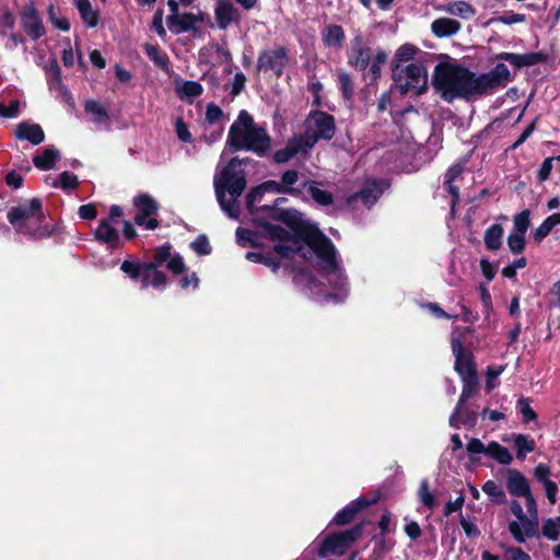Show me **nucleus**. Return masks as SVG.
I'll list each match as a JSON object with an SVG mask.
<instances>
[{
  "label": "nucleus",
  "instance_id": "nucleus-1",
  "mask_svg": "<svg viewBox=\"0 0 560 560\" xmlns=\"http://www.w3.org/2000/svg\"><path fill=\"white\" fill-rule=\"evenodd\" d=\"M262 226L266 234L272 241H279V244L275 245V250L284 258H289L295 253L302 252L303 246L301 240H303L316 254L327 276L335 278V280L329 278V282L335 287L342 290L345 289L347 282L336 259V248L332 242L318 229L308 228L298 237L279 225L264 223Z\"/></svg>",
  "mask_w": 560,
  "mask_h": 560
},
{
  "label": "nucleus",
  "instance_id": "nucleus-2",
  "mask_svg": "<svg viewBox=\"0 0 560 560\" xmlns=\"http://www.w3.org/2000/svg\"><path fill=\"white\" fill-rule=\"evenodd\" d=\"M432 86L447 103L456 98L470 101L482 96L478 74L457 63H438L433 71Z\"/></svg>",
  "mask_w": 560,
  "mask_h": 560
},
{
  "label": "nucleus",
  "instance_id": "nucleus-3",
  "mask_svg": "<svg viewBox=\"0 0 560 560\" xmlns=\"http://www.w3.org/2000/svg\"><path fill=\"white\" fill-rule=\"evenodd\" d=\"M248 161L249 159L233 158L213 178L214 192L220 208L232 219L240 217L238 198L247 185L243 165Z\"/></svg>",
  "mask_w": 560,
  "mask_h": 560
},
{
  "label": "nucleus",
  "instance_id": "nucleus-4",
  "mask_svg": "<svg viewBox=\"0 0 560 560\" xmlns=\"http://www.w3.org/2000/svg\"><path fill=\"white\" fill-rule=\"evenodd\" d=\"M226 145L232 151H252L264 156L271 148V138L266 129L257 126L247 110H241L229 130Z\"/></svg>",
  "mask_w": 560,
  "mask_h": 560
},
{
  "label": "nucleus",
  "instance_id": "nucleus-5",
  "mask_svg": "<svg viewBox=\"0 0 560 560\" xmlns=\"http://www.w3.org/2000/svg\"><path fill=\"white\" fill-rule=\"evenodd\" d=\"M226 145L232 151H252L264 156L271 148V138L266 129L257 126L247 110H241L229 130Z\"/></svg>",
  "mask_w": 560,
  "mask_h": 560
},
{
  "label": "nucleus",
  "instance_id": "nucleus-6",
  "mask_svg": "<svg viewBox=\"0 0 560 560\" xmlns=\"http://www.w3.org/2000/svg\"><path fill=\"white\" fill-rule=\"evenodd\" d=\"M7 218L19 233L32 240H42L50 235L48 225L44 223L45 214L39 198H33L27 202L12 207Z\"/></svg>",
  "mask_w": 560,
  "mask_h": 560
},
{
  "label": "nucleus",
  "instance_id": "nucleus-7",
  "mask_svg": "<svg viewBox=\"0 0 560 560\" xmlns=\"http://www.w3.org/2000/svg\"><path fill=\"white\" fill-rule=\"evenodd\" d=\"M392 78L401 94L415 92L421 95L428 90V72L422 62L393 65Z\"/></svg>",
  "mask_w": 560,
  "mask_h": 560
},
{
  "label": "nucleus",
  "instance_id": "nucleus-8",
  "mask_svg": "<svg viewBox=\"0 0 560 560\" xmlns=\"http://www.w3.org/2000/svg\"><path fill=\"white\" fill-rule=\"evenodd\" d=\"M336 132L335 118L322 110H314L304 120V132L299 137L311 150L318 140H330Z\"/></svg>",
  "mask_w": 560,
  "mask_h": 560
},
{
  "label": "nucleus",
  "instance_id": "nucleus-9",
  "mask_svg": "<svg viewBox=\"0 0 560 560\" xmlns=\"http://www.w3.org/2000/svg\"><path fill=\"white\" fill-rule=\"evenodd\" d=\"M362 533L363 526L358 524L350 529L327 536L318 549V556L320 558H326L329 555L342 556L349 546L362 536Z\"/></svg>",
  "mask_w": 560,
  "mask_h": 560
},
{
  "label": "nucleus",
  "instance_id": "nucleus-10",
  "mask_svg": "<svg viewBox=\"0 0 560 560\" xmlns=\"http://www.w3.org/2000/svg\"><path fill=\"white\" fill-rule=\"evenodd\" d=\"M288 50L284 47H276L262 50L257 59L258 71H271L276 77H281L288 65Z\"/></svg>",
  "mask_w": 560,
  "mask_h": 560
},
{
  "label": "nucleus",
  "instance_id": "nucleus-11",
  "mask_svg": "<svg viewBox=\"0 0 560 560\" xmlns=\"http://www.w3.org/2000/svg\"><path fill=\"white\" fill-rule=\"evenodd\" d=\"M21 26L32 40H38L46 35L43 19L33 2L27 3L20 11Z\"/></svg>",
  "mask_w": 560,
  "mask_h": 560
},
{
  "label": "nucleus",
  "instance_id": "nucleus-12",
  "mask_svg": "<svg viewBox=\"0 0 560 560\" xmlns=\"http://www.w3.org/2000/svg\"><path fill=\"white\" fill-rule=\"evenodd\" d=\"M137 208L135 222L138 225H144L148 230H154L159 226V222L153 215L158 212L156 201L148 194H141L133 200Z\"/></svg>",
  "mask_w": 560,
  "mask_h": 560
},
{
  "label": "nucleus",
  "instance_id": "nucleus-13",
  "mask_svg": "<svg viewBox=\"0 0 560 560\" xmlns=\"http://www.w3.org/2000/svg\"><path fill=\"white\" fill-rule=\"evenodd\" d=\"M482 95L492 92L498 88L505 86L511 81V73L504 63H498L495 67L482 74H478Z\"/></svg>",
  "mask_w": 560,
  "mask_h": 560
},
{
  "label": "nucleus",
  "instance_id": "nucleus-14",
  "mask_svg": "<svg viewBox=\"0 0 560 560\" xmlns=\"http://www.w3.org/2000/svg\"><path fill=\"white\" fill-rule=\"evenodd\" d=\"M372 59V50L363 43L361 36H355L348 51V63L358 71H364Z\"/></svg>",
  "mask_w": 560,
  "mask_h": 560
},
{
  "label": "nucleus",
  "instance_id": "nucleus-15",
  "mask_svg": "<svg viewBox=\"0 0 560 560\" xmlns=\"http://www.w3.org/2000/svg\"><path fill=\"white\" fill-rule=\"evenodd\" d=\"M214 18L220 30H226L231 24L241 22V12L232 0H218L214 8Z\"/></svg>",
  "mask_w": 560,
  "mask_h": 560
},
{
  "label": "nucleus",
  "instance_id": "nucleus-16",
  "mask_svg": "<svg viewBox=\"0 0 560 560\" xmlns=\"http://www.w3.org/2000/svg\"><path fill=\"white\" fill-rule=\"evenodd\" d=\"M14 137L18 140L28 141L33 145H38L45 141V132L42 126L26 120L15 126Z\"/></svg>",
  "mask_w": 560,
  "mask_h": 560
},
{
  "label": "nucleus",
  "instance_id": "nucleus-17",
  "mask_svg": "<svg viewBox=\"0 0 560 560\" xmlns=\"http://www.w3.org/2000/svg\"><path fill=\"white\" fill-rule=\"evenodd\" d=\"M509 530L517 542H524L526 538L536 536L538 530V521L528 516L509 524Z\"/></svg>",
  "mask_w": 560,
  "mask_h": 560
},
{
  "label": "nucleus",
  "instance_id": "nucleus-18",
  "mask_svg": "<svg viewBox=\"0 0 560 560\" xmlns=\"http://www.w3.org/2000/svg\"><path fill=\"white\" fill-rule=\"evenodd\" d=\"M47 82L51 91L57 92L66 104H70V95L62 84L61 70L56 59H51L46 69Z\"/></svg>",
  "mask_w": 560,
  "mask_h": 560
},
{
  "label": "nucleus",
  "instance_id": "nucleus-19",
  "mask_svg": "<svg viewBox=\"0 0 560 560\" xmlns=\"http://www.w3.org/2000/svg\"><path fill=\"white\" fill-rule=\"evenodd\" d=\"M498 58L509 61L511 65L515 66L516 68H522V67L535 66L537 63L546 61L547 55L541 51L527 52V54H523V55L513 54V52H501L498 55Z\"/></svg>",
  "mask_w": 560,
  "mask_h": 560
},
{
  "label": "nucleus",
  "instance_id": "nucleus-20",
  "mask_svg": "<svg viewBox=\"0 0 560 560\" xmlns=\"http://www.w3.org/2000/svg\"><path fill=\"white\" fill-rule=\"evenodd\" d=\"M464 386L460 394V397L457 401V405L453 411V413L450 417V425L452 428L458 429L459 428V413L462 412V407L465 405V402L474 396V394L477 392L478 388V378H467L463 380Z\"/></svg>",
  "mask_w": 560,
  "mask_h": 560
},
{
  "label": "nucleus",
  "instance_id": "nucleus-21",
  "mask_svg": "<svg viewBox=\"0 0 560 560\" xmlns=\"http://www.w3.org/2000/svg\"><path fill=\"white\" fill-rule=\"evenodd\" d=\"M383 194V188L381 185L375 182H368L363 185L360 191L357 194H353L348 198V203H354L358 200H361V202L370 208L372 205H374L380 196Z\"/></svg>",
  "mask_w": 560,
  "mask_h": 560
},
{
  "label": "nucleus",
  "instance_id": "nucleus-22",
  "mask_svg": "<svg viewBox=\"0 0 560 560\" xmlns=\"http://www.w3.org/2000/svg\"><path fill=\"white\" fill-rule=\"evenodd\" d=\"M506 488L513 497H524L530 492L527 479L516 469H509L506 471Z\"/></svg>",
  "mask_w": 560,
  "mask_h": 560
},
{
  "label": "nucleus",
  "instance_id": "nucleus-23",
  "mask_svg": "<svg viewBox=\"0 0 560 560\" xmlns=\"http://www.w3.org/2000/svg\"><path fill=\"white\" fill-rule=\"evenodd\" d=\"M310 150L304 145V142L299 136L291 137L287 145L278 150L273 159L277 163H285L299 153H307Z\"/></svg>",
  "mask_w": 560,
  "mask_h": 560
},
{
  "label": "nucleus",
  "instance_id": "nucleus-24",
  "mask_svg": "<svg viewBox=\"0 0 560 560\" xmlns=\"http://www.w3.org/2000/svg\"><path fill=\"white\" fill-rule=\"evenodd\" d=\"M95 238L109 247L119 246L120 237L117 229L113 228L108 220H102L94 232Z\"/></svg>",
  "mask_w": 560,
  "mask_h": 560
},
{
  "label": "nucleus",
  "instance_id": "nucleus-25",
  "mask_svg": "<svg viewBox=\"0 0 560 560\" xmlns=\"http://www.w3.org/2000/svg\"><path fill=\"white\" fill-rule=\"evenodd\" d=\"M82 22L90 28H94L100 23V11L93 8L90 0H74Z\"/></svg>",
  "mask_w": 560,
  "mask_h": 560
},
{
  "label": "nucleus",
  "instance_id": "nucleus-26",
  "mask_svg": "<svg viewBox=\"0 0 560 560\" xmlns=\"http://www.w3.org/2000/svg\"><path fill=\"white\" fill-rule=\"evenodd\" d=\"M273 189L278 192L280 191H283L282 188H280V185L276 182H266L261 185H258L254 188H252L247 195H246V208L247 210L250 212V213H255L256 211V208H255V203L257 201H259L261 199V197L264 196L265 191L267 189Z\"/></svg>",
  "mask_w": 560,
  "mask_h": 560
},
{
  "label": "nucleus",
  "instance_id": "nucleus-27",
  "mask_svg": "<svg viewBox=\"0 0 560 560\" xmlns=\"http://www.w3.org/2000/svg\"><path fill=\"white\" fill-rule=\"evenodd\" d=\"M165 276L163 272L156 269V265L154 262H147L142 265V288H147L149 285L152 287H161L165 283Z\"/></svg>",
  "mask_w": 560,
  "mask_h": 560
},
{
  "label": "nucleus",
  "instance_id": "nucleus-28",
  "mask_svg": "<svg viewBox=\"0 0 560 560\" xmlns=\"http://www.w3.org/2000/svg\"><path fill=\"white\" fill-rule=\"evenodd\" d=\"M460 30V23L448 18L436 19L431 24L432 33L438 37H446L456 34Z\"/></svg>",
  "mask_w": 560,
  "mask_h": 560
},
{
  "label": "nucleus",
  "instance_id": "nucleus-29",
  "mask_svg": "<svg viewBox=\"0 0 560 560\" xmlns=\"http://www.w3.org/2000/svg\"><path fill=\"white\" fill-rule=\"evenodd\" d=\"M60 158V153L55 148H46L40 154L33 156V164L35 167L42 171H48L55 168L57 160Z\"/></svg>",
  "mask_w": 560,
  "mask_h": 560
},
{
  "label": "nucleus",
  "instance_id": "nucleus-30",
  "mask_svg": "<svg viewBox=\"0 0 560 560\" xmlns=\"http://www.w3.org/2000/svg\"><path fill=\"white\" fill-rule=\"evenodd\" d=\"M345 38V32L340 25L329 24L323 31V42L327 47L340 48Z\"/></svg>",
  "mask_w": 560,
  "mask_h": 560
},
{
  "label": "nucleus",
  "instance_id": "nucleus-31",
  "mask_svg": "<svg viewBox=\"0 0 560 560\" xmlns=\"http://www.w3.org/2000/svg\"><path fill=\"white\" fill-rule=\"evenodd\" d=\"M203 16L194 13H180L175 21L170 24V27H174L177 34L188 32L195 28L198 22H202Z\"/></svg>",
  "mask_w": 560,
  "mask_h": 560
},
{
  "label": "nucleus",
  "instance_id": "nucleus-32",
  "mask_svg": "<svg viewBox=\"0 0 560 560\" xmlns=\"http://www.w3.org/2000/svg\"><path fill=\"white\" fill-rule=\"evenodd\" d=\"M503 228L501 224H492L485 232L483 241L487 249L498 250L502 246Z\"/></svg>",
  "mask_w": 560,
  "mask_h": 560
},
{
  "label": "nucleus",
  "instance_id": "nucleus-33",
  "mask_svg": "<svg viewBox=\"0 0 560 560\" xmlns=\"http://www.w3.org/2000/svg\"><path fill=\"white\" fill-rule=\"evenodd\" d=\"M487 455L502 465H509L513 460L509 450L494 441L487 445Z\"/></svg>",
  "mask_w": 560,
  "mask_h": 560
},
{
  "label": "nucleus",
  "instance_id": "nucleus-34",
  "mask_svg": "<svg viewBox=\"0 0 560 560\" xmlns=\"http://www.w3.org/2000/svg\"><path fill=\"white\" fill-rule=\"evenodd\" d=\"M455 370L462 376V380L477 377L476 370L469 355H463L459 352L456 354Z\"/></svg>",
  "mask_w": 560,
  "mask_h": 560
},
{
  "label": "nucleus",
  "instance_id": "nucleus-35",
  "mask_svg": "<svg viewBox=\"0 0 560 560\" xmlns=\"http://www.w3.org/2000/svg\"><path fill=\"white\" fill-rule=\"evenodd\" d=\"M319 183L310 182L305 184L307 187V191L311 197L320 206H329L334 202V197L328 190L320 189L318 187Z\"/></svg>",
  "mask_w": 560,
  "mask_h": 560
},
{
  "label": "nucleus",
  "instance_id": "nucleus-36",
  "mask_svg": "<svg viewBox=\"0 0 560 560\" xmlns=\"http://www.w3.org/2000/svg\"><path fill=\"white\" fill-rule=\"evenodd\" d=\"M419 51H420L419 48L412 44L401 45L395 51L394 59L392 61V66L393 65H405L406 62L412 61Z\"/></svg>",
  "mask_w": 560,
  "mask_h": 560
},
{
  "label": "nucleus",
  "instance_id": "nucleus-37",
  "mask_svg": "<svg viewBox=\"0 0 560 560\" xmlns=\"http://www.w3.org/2000/svg\"><path fill=\"white\" fill-rule=\"evenodd\" d=\"M144 50L150 60L167 71L168 57L158 45L145 44Z\"/></svg>",
  "mask_w": 560,
  "mask_h": 560
},
{
  "label": "nucleus",
  "instance_id": "nucleus-38",
  "mask_svg": "<svg viewBox=\"0 0 560 560\" xmlns=\"http://www.w3.org/2000/svg\"><path fill=\"white\" fill-rule=\"evenodd\" d=\"M514 446L517 451V458L523 459L526 454L535 450V441L524 434H516L514 436Z\"/></svg>",
  "mask_w": 560,
  "mask_h": 560
},
{
  "label": "nucleus",
  "instance_id": "nucleus-39",
  "mask_svg": "<svg viewBox=\"0 0 560 560\" xmlns=\"http://www.w3.org/2000/svg\"><path fill=\"white\" fill-rule=\"evenodd\" d=\"M482 491L487 495H489L493 502H495L498 504L504 503L506 501V495H505L504 490L502 489V487L500 485H498L493 480H488L487 482H485L482 486Z\"/></svg>",
  "mask_w": 560,
  "mask_h": 560
},
{
  "label": "nucleus",
  "instance_id": "nucleus-40",
  "mask_svg": "<svg viewBox=\"0 0 560 560\" xmlns=\"http://www.w3.org/2000/svg\"><path fill=\"white\" fill-rule=\"evenodd\" d=\"M371 60L372 63L369 69L368 75L370 77V80L372 82H376L381 77V66H383L387 61V54L384 50L378 49L374 58Z\"/></svg>",
  "mask_w": 560,
  "mask_h": 560
},
{
  "label": "nucleus",
  "instance_id": "nucleus-41",
  "mask_svg": "<svg viewBox=\"0 0 560 560\" xmlns=\"http://www.w3.org/2000/svg\"><path fill=\"white\" fill-rule=\"evenodd\" d=\"M446 11L451 14L459 15L465 19L475 15V9L466 1H456L450 3Z\"/></svg>",
  "mask_w": 560,
  "mask_h": 560
},
{
  "label": "nucleus",
  "instance_id": "nucleus-42",
  "mask_svg": "<svg viewBox=\"0 0 560 560\" xmlns=\"http://www.w3.org/2000/svg\"><path fill=\"white\" fill-rule=\"evenodd\" d=\"M560 534V516L548 518L542 524V535L549 540H557Z\"/></svg>",
  "mask_w": 560,
  "mask_h": 560
},
{
  "label": "nucleus",
  "instance_id": "nucleus-43",
  "mask_svg": "<svg viewBox=\"0 0 560 560\" xmlns=\"http://www.w3.org/2000/svg\"><path fill=\"white\" fill-rule=\"evenodd\" d=\"M339 88L346 100L350 101L353 96V82L351 77L346 71L338 72Z\"/></svg>",
  "mask_w": 560,
  "mask_h": 560
},
{
  "label": "nucleus",
  "instance_id": "nucleus-44",
  "mask_svg": "<svg viewBox=\"0 0 560 560\" xmlns=\"http://www.w3.org/2000/svg\"><path fill=\"white\" fill-rule=\"evenodd\" d=\"M530 212L529 210H523L518 214L514 217L513 223H514V233H520L525 235L527 232L530 221H529Z\"/></svg>",
  "mask_w": 560,
  "mask_h": 560
},
{
  "label": "nucleus",
  "instance_id": "nucleus-45",
  "mask_svg": "<svg viewBox=\"0 0 560 560\" xmlns=\"http://www.w3.org/2000/svg\"><path fill=\"white\" fill-rule=\"evenodd\" d=\"M358 512V506H351V504H349L342 509V511L336 514L334 522L339 526L347 525L354 518Z\"/></svg>",
  "mask_w": 560,
  "mask_h": 560
},
{
  "label": "nucleus",
  "instance_id": "nucleus-46",
  "mask_svg": "<svg viewBox=\"0 0 560 560\" xmlns=\"http://www.w3.org/2000/svg\"><path fill=\"white\" fill-rule=\"evenodd\" d=\"M203 89L200 83L195 81H186L179 89L178 94L180 97H197L202 93Z\"/></svg>",
  "mask_w": 560,
  "mask_h": 560
},
{
  "label": "nucleus",
  "instance_id": "nucleus-47",
  "mask_svg": "<svg viewBox=\"0 0 560 560\" xmlns=\"http://www.w3.org/2000/svg\"><path fill=\"white\" fill-rule=\"evenodd\" d=\"M508 246L513 254H521L525 249V235L512 232L508 236Z\"/></svg>",
  "mask_w": 560,
  "mask_h": 560
},
{
  "label": "nucleus",
  "instance_id": "nucleus-48",
  "mask_svg": "<svg viewBox=\"0 0 560 560\" xmlns=\"http://www.w3.org/2000/svg\"><path fill=\"white\" fill-rule=\"evenodd\" d=\"M48 15L51 24L60 30V31H68L70 28V24L66 18H59L57 16L56 9L52 4L48 8Z\"/></svg>",
  "mask_w": 560,
  "mask_h": 560
},
{
  "label": "nucleus",
  "instance_id": "nucleus-49",
  "mask_svg": "<svg viewBox=\"0 0 560 560\" xmlns=\"http://www.w3.org/2000/svg\"><path fill=\"white\" fill-rule=\"evenodd\" d=\"M526 265H527L526 258L525 257H521V258L516 259L515 261H513L512 264L505 266L502 269V276L505 277V278L512 279V278L515 277L516 270L525 268Z\"/></svg>",
  "mask_w": 560,
  "mask_h": 560
},
{
  "label": "nucleus",
  "instance_id": "nucleus-50",
  "mask_svg": "<svg viewBox=\"0 0 560 560\" xmlns=\"http://www.w3.org/2000/svg\"><path fill=\"white\" fill-rule=\"evenodd\" d=\"M419 499L429 509H433L435 505V500L433 495L429 492V483L427 480H423L421 482L419 489Z\"/></svg>",
  "mask_w": 560,
  "mask_h": 560
},
{
  "label": "nucleus",
  "instance_id": "nucleus-51",
  "mask_svg": "<svg viewBox=\"0 0 560 560\" xmlns=\"http://www.w3.org/2000/svg\"><path fill=\"white\" fill-rule=\"evenodd\" d=\"M552 222L548 218L533 232V238L536 243H540L551 231Z\"/></svg>",
  "mask_w": 560,
  "mask_h": 560
},
{
  "label": "nucleus",
  "instance_id": "nucleus-52",
  "mask_svg": "<svg viewBox=\"0 0 560 560\" xmlns=\"http://www.w3.org/2000/svg\"><path fill=\"white\" fill-rule=\"evenodd\" d=\"M191 248L199 255H208L211 252V246L205 235H199L191 244Z\"/></svg>",
  "mask_w": 560,
  "mask_h": 560
},
{
  "label": "nucleus",
  "instance_id": "nucleus-53",
  "mask_svg": "<svg viewBox=\"0 0 560 560\" xmlns=\"http://www.w3.org/2000/svg\"><path fill=\"white\" fill-rule=\"evenodd\" d=\"M120 269L132 279L142 277V265L125 260Z\"/></svg>",
  "mask_w": 560,
  "mask_h": 560
},
{
  "label": "nucleus",
  "instance_id": "nucleus-54",
  "mask_svg": "<svg viewBox=\"0 0 560 560\" xmlns=\"http://www.w3.org/2000/svg\"><path fill=\"white\" fill-rule=\"evenodd\" d=\"M20 102L18 100L11 101L8 105L0 103V116L4 118H13L18 115Z\"/></svg>",
  "mask_w": 560,
  "mask_h": 560
},
{
  "label": "nucleus",
  "instance_id": "nucleus-55",
  "mask_svg": "<svg viewBox=\"0 0 560 560\" xmlns=\"http://www.w3.org/2000/svg\"><path fill=\"white\" fill-rule=\"evenodd\" d=\"M172 257V247L170 245H164L160 247L154 255V264L158 266L168 262Z\"/></svg>",
  "mask_w": 560,
  "mask_h": 560
},
{
  "label": "nucleus",
  "instance_id": "nucleus-56",
  "mask_svg": "<svg viewBox=\"0 0 560 560\" xmlns=\"http://www.w3.org/2000/svg\"><path fill=\"white\" fill-rule=\"evenodd\" d=\"M175 130L178 139L183 142H191L192 137L188 130L187 125L184 122L182 118H178L175 124Z\"/></svg>",
  "mask_w": 560,
  "mask_h": 560
},
{
  "label": "nucleus",
  "instance_id": "nucleus-57",
  "mask_svg": "<svg viewBox=\"0 0 560 560\" xmlns=\"http://www.w3.org/2000/svg\"><path fill=\"white\" fill-rule=\"evenodd\" d=\"M555 160L560 161V155L556 158H547L540 165V168L538 171V179L540 182H544L549 177L552 170V163Z\"/></svg>",
  "mask_w": 560,
  "mask_h": 560
},
{
  "label": "nucleus",
  "instance_id": "nucleus-58",
  "mask_svg": "<svg viewBox=\"0 0 560 560\" xmlns=\"http://www.w3.org/2000/svg\"><path fill=\"white\" fill-rule=\"evenodd\" d=\"M518 405H520L521 413L523 416V420L525 423L536 420L537 415L530 408V406L526 399H524V398L520 399Z\"/></svg>",
  "mask_w": 560,
  "mask_h": 560
},
{
  "label": "nucleus",
  "instance_id": "nucleus-59",
  "mask_svg": "<svg viewBox=\"0 0 560 560\" xmlns=\"http://www.w3.org/2000/svg\"><path fill=\"white\" fill-rule=\"evenodd\" d=\"M85 110L95 115L97 120H103L107 117L105 109L96 102L89 101L85 104Z\"/></svg>",
  "mask_w": 560,
  "mask_h": 560
},
{
  "label": "nucleus",
  "instance_id": "nucleus-60",
  "mask_svg": "<svg viewBox=\"0 0 560 560\" xmlns=\"http://www.w3.org/2000/svg\"><path fill=\"white\" fill-rule=\"evenodd\" d=\"M222 116H223V112L218 105L211 103L207 106L206 119L210 124H213V122L220 120Z\"/></svg>",
  "mask_w": 560,
  "mask_h": 560
},
{
  "label": "nucleus",
  "instance_id": "nucleus-61",
  "mask_svg": "<svg viewBox=\"0 0 560 560\" xmlns=\"http://www.w3.org/2000/svg\"><path fill=\"white\" fill-rule=\"evenodd\" d=\"M78 214L82 220H93L97 215V210L94 203H88L79 208Z\"/></svg>",
  "mask_w": 560,
  "mask_h": 560
},
{
  "label": "nucleus",
  "instance_id": "nucleus-62",
  "mask_svg": "<svg viewBox=\"0 0 560 560\" xmlns=\"http://www.w3.org/2000/svg\"><path fill=\"white\" fill-rule=\"evenodd\" d=\"M467 452L470 454L487 455V445H485L479 439L472 438L467 443Z\"/></svg>",
  "mask_w": 560,
  "mask_h": 560
},
{
  "label": "nucleus",
  "instance_id": "nucleus-63",
  "mask_svg": "<svg viewBox=\"0 0 560 560\" xmlns=\"http://www.w3.org/2000/svg\"><path fill=\"white\" fill-rule=\"evenodd\" d=\"M167 269L175 275L184 272L186 267L183 261V258L178 255L172 256L170 261L167 262Z\"/></svg>",
  "mask_w": 560,
  "mask_h": 560
},
{
  "label": "nucleus",
  "instance_id": "nucleus-64",
  "mask_svg": "<svg viewBox=\"0 0 560 560\" xmlns=\"http://www.w3.org/2000/svg\"><path fill=\"white\" fill-rule=\"evenodd\" d=\"M509 558L506 560H530V557L518 547H511L506 550Z\"/></svg>",
  "mask_w": 560,
  "mask_h": 560
}]
</instances>
